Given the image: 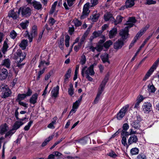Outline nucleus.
<instances>
[{"label":"nucleus","instance_id":"nucleus-1","mask_svg":"<svg viewBox=\"0 0 159 159\" xmlns=\"http://www.w3.org/2000/svg\"><path fill=\"white\" fill-rule=\"evenodd\" d=\"M136 21L135 17H130L125 24L127 26L124 29L120 30L119 35L121 37L123 40H124L128 38L129 35L128 29L133 26Z\"/></svg>","mask_w":159,"mask_h":159},{"label":"nucleus","instance_id":"nucleus-2","mask_svg":"<svg viewBox=\"0 0 159 159\" xmlns=\"http://www.w3.org/2000/svg\"><path fill=\"white\" fill-rule=\"evenodd\" d=\"M81 74L83 77L89 75L91 76L95 74V72L93 70V66L92 65L89 67H87L86 66H83L82 69Z\"/></svg>","mask_w":159,"mask_h":159},{"label":"nucleus","instance_id":"nucleus-3","mask_svg":"<svg viewBox=\"0 0 159 159\" xmlns=\"http://www.w3.org/2000/svg\"><path fill=\"white\" fill-rule=\"evenodd\" d=\"M2 93L1 97L2 98H5L9 97L11 94V92L8 86L5 84H2L0 86Z\"/></svg>","mask_w":159,"mask_h":159},{"label":"nucleus","instance_id":"nucleus-4","mask_svg":"<svg viewBox=\"0 0 159 159\" xmlns=\"http://www.w3.org/2000/svg\"><path fill=\"white\" fill-rule=\"evenodd\" d=\"M20 13L21 12L22 17H27L30 16L32 14V10L28 7H22L19 9Z\"/></svg>","mask_w":159,"mask_h":159},{"label":"nucleus","instance_id":"nucleus-5","mask_svg":"<svg viewBox=\"0 0 159 159\" xmlns=\"http://www.w3.org/2000/svg\"><path fill=\"white\" fill-rule=\"evenodd\" d=\"M26 36L28 37V38L29 39V42H32L33 38L37 35V26L36 25L33 26L30 34H29L28 32L27 31H26Z\"/></svg>","mask_w":159,"mask_h":159},{"label":"nucleus","instance_id":"nucleus-6","mask_svg":"<svg viewBox=\"0 0 159 159\" xmlns=\"http://www.w3.org/2000/svg\"><path fill=\"white\" fill-rule=\"evenodd\" d=\"M129 107V105H126L121 109L117 115L116 118L118 120H120L123 118L125 115Z\"/></svg>","mask_w":159,"mask_h":159},{"label":"nucleus","instance_id":"nucleus-7","mask_svg":"<svg viewBox=\"0 0 159 159\" xmlns=\"http://www.w3.org/2000/svg\"><path fill=\"white\" fill-rule=\"evenodd\" d=\"M141 119L139 115H137L134 118V120L131 123L132 126L135 129H138L140 127V122Z\"/></svg>","mask_w":159,"mask_h":159},{"label":"nucleus","instance_id":"nucleus-8","mask_svg":"<svg viewBox=\"0 0 159 159\" xmlns=\"http://www.w3.org/2000/svg\"><path fill=\"white\" fill-rule=\"evenodd\" d=\"M90 7L89 3H86L84 6L82 14L80 16L81 19H84L87 16H88L89 11V10Z\"/></svg>","mask_w":159,"mask_h":159},{"label":"nucleus","instance_id":"nucleus-9","mask_svg":"<svg viewBox=\"0 0 159 159\" xmlns=\"http://www.w3.org/2000/svg\"><path fill=\"white\" fill-rule=\"evenodd\" d=\"M143 110L144 113H149L152 109V104L150 102H145L143 105Z\"/></svg>","mask_w":159,"mask_h":159},{"label":"nucleus","instance_id":"nucleus-10","mask_svg":"<svg viewBox=\"0 0 159 159\" xmlns=\"http://www.w3.org/2000/svg\"><path fill=\"white\" fill-rule=\"evenodd\" d=\"M109 77V75L107 74L100 84L98 90L100 91H101L102 92H103L104 89L105 85L108 81Z\"/></svg>","mask_w":159,"mask_h":159},{"label":"nucleus","instance_id":"nucleus-11","mask_svg":"<svg viewBox=\"0 0 159 159\" xmlns=\"http://www.w3.org/2000/svg\"><path fill=\"white\" fill-rule=\"evenodd\" d=\"M8 74L7 70L5 68L2 69L0 71V80H2L5 79Z\"/></svg>","mask_w":159,"mask_h":159},{"label":"nucleus","instance_id":"nucleus-12","mask_svg":"<svg viewBox=\"0 0 159 159\" xmlns=\"http://www.w3.org/2000/svg\"><path fill=\"white\" fill-rule=\"evenodd\" d=\"M20 11L18 10L17 12H16L13 10H11L9 13L8 16L11 17L14 19H16L19 17L20 14Z\"/></svg>","mask_w":159,"mask_h":159},{"label":"nucleus","instance_id":"nucleus-13","mask_svg":"<svg viewBox=\"0 0 159 159\" xmlns=\"http://www.w3.org/2000/svg\"><path fill=\"white\" fill-rule=\"evenodd\" d=\"M123 45V42L120 39H119L114 43V47L115 49L118 50L120 49Z\"/></svg>","mask_w":159,"mask_h":159},{"label":"nucleus","instance_id":"nucleus-14","mask_svg":"<svg viewBox=\"0 0 159 159\" xmlns=\"http://www.w3.org/2000/svg\"><path fill=\"white\" fill-rule=\"evenodd\" d=\"M16 54L17 58L20 57V60L18 61L19 62H20L23 61L25 57V55L23 54L22 51L20 49H18L16 52Z\"/></svg>","mask_w":159,"mask_h":159},{"label":"nucleus","instance_id":"nucleus-15","mask_svg":"<svg viewBox=\"0 0 159 159\" xmlns=\"http://www.w3.org/2000/svg\"><path fill=\"white\" fill-rule=\"evenodd\" d=\"M138 141V138L135 135H131L128 140V143L130 145L133 143H136Z\"/></svg>","mask_w":159,"mask_h":159},{"label":"nucleus","instance_id":"nucleus-16","mask_svg":"<svg viewBox=\"0 0 159 159\" xmlns=\"http://www.w3.org/2000/svg\"><path fill=\"white\" fill-rule=\"evenodd\" d=\"M59 87L57 86L54 87L51 91L52 97L55 98L57 97L59 93Z\"/></svg>","mask_w":159,"mask_h":159},{"label":"nucleus","instance_id":"nucleus-17","mask_svg":"<svg viewBox=\"0 0 159 159\" xmlns=\"http://www.w3.org/2000/svg\"><path fill=\"white\" fill-rule=\"evenodd\" d=\"M90 30V28H88L86 31L84 33L83 35L80 40V43L81 44H82L84 43L86 38H87L88 34H89Z\"/></svg>","mask_w":159,"mask_h":159},{"label":"nucleus","instance_id":"nucleus-18","mask_svg":"<svg viewBox=\"0 0 159 159\" xmlns=\"http://www.w3.org/2000/svg\"><path fill=\"white\" fill-rule=\"evenodd\" d=\"M33 2L32 5L34 9L38 10L41 9L42 8V5L40 2L35 0Z\"/></svg>","mask_w":159,"mask_h":159},{"label":"nucleus","instance_id":"nucleus-19","mask_svg":"<svg viewBox=\"0 0 159 159\" xmlns=\"http://www.w3.org/2000/svg\"><path fill=\"white\" fill-rule=\"evenodd\" d=\"M8 127L7 125L5 123L1 125L0 134H3L8 129Z\"/></svg>","mask_w":159,"mask_h":159},{"label":"nucleus","instance_id":"nucleus-20","mask_svg":"<svg viewBox=\"0 0 159 159\" xmlns=\"http://www.w3.org/2000/svg\"><path fill=\"white\" fill-rule=\"evenodd\" d=\"M117 29L116 28H113L109 32V37L110 39H112L115 37L117 34Z\"/></svg>","mask_w":159,"mask_h":159},{"label":"nucleus","instance_id":"nucleus-21","mask_svg":"<svg viewBox=\"0 0 159 159\" xmlns=\"http://www.w3.org/2000/svg\"><path fill=\"white\" fill-rule=\"evenodd\" d=\"M24 124V123L20 121H16L14 123L12 129L15 130L16 131L18 129L20 126Z\"/></svg>","mask_w":159,"mask_h":159},{"label":"nucleus","instance_id":"nucleus-22","mask_svg":"<svg viewBox=\"0 0 159 159\" xmlns=\"http://www.w3.org/2000/svg\"><path fill=\"white\" fill-rule=\"evenodd\" d=\"M38 94L35 93L32 95L30 99V103L33 104L37 102V100L38 98Z\"/></svg>","mask_w":159,"mask_h":159},{"label":"nucleus","instance_id":"nucleus-23","mask_svg":"<svg viewBox=\"0 0 159 159\" xmlns=\"http://www.w3.org/2000/svg\"><path fill=\"white\" fill-rule=\"evenodd\" d=\"M101 59L103 63L107 62L108 64H110V62L108 59V55L107 53H105L101 57Z\"/></svg>","mask_w":159,"mask_h":159},{"label":"nucleus","instance_id":"nucleus-24","mask_svg":"<svg viewBox=\"0 0 159 159\" xmlns=\"http://www.w3.org/2000/svg\"><path fill=\"white\" fill-rule=\"evenodd\" d=\"M28 41L27 40H23L19 44V46L22 50L25 49L26 46L27 45Z\"/></svg>","mask_w":159,"mask_h":159},{"label":"nucleus","instance_id":"nucleus-25","mask_svg":"<svg viewBox=\"0 0 159 159\" xmlns=\"http://www.w3.org/2000/svg\"><path fill=\"white\" fill-rule=\"evenodd\" d=\"M71 73V70L70 68H69L67 71L66 73L64 76V81L65 82L68 81V79L70 77Z\"/></svg>","mask_w":159,"mask_h":159},{"label":"nucleus","instance_id":"nucleus-26","mask_svg":"<svg viewBox=\"0 0 159 159\" xmlns=\"http://www.w3.org/2000/svg\"><path fill=\"white\" fill-rule=\"evenodd\" d=\"M8 40L7 39H6L4 41L3 46V48L2 50V52L4 54L5 52L7 51V49L8 48V46L7 44V42Z\"/></svg>","mask_w":159,"mask_h":159},{"label":"nucleus","instance_id":"nucleus-27","mask_svg":"<svg viewBox=\"0 0 159 159\" xmlns=\"http://www.w3.org/2000/svg\"><path fill=\"white\" fill-rule=\"evenodd\" d=\"M83 97L82 95L81 96L79 99L77 100L75 102L73 103V107L77 109L78 107L80 104L82 100Z\"/></svg>","mask_w":159,"mask_h":159},{"label":"nucleus","instance_id":"nucleus-28","mask_svg":"<svg viewBox=\"0 0 159 159\" xmlns=\"http://www.w3.org/2000/svg\"><path fill=\"white\" fill-rule=\"evenodd\" d=\"M149 26H147L146 27L143 28L140 30L136 34V36L134 37H137L138 39V37H141L146 30L148 28Z\"/></svg>","mask_w":159,"mask_h":159},{"label":"nucleus","instance_id":"nucleus-29","mask_svg":"<svg viewBox=\"0 0 159 159\" xmlns=\"http://www.w3.org/2000/svg\"><path fill=\"white\" fill-rule=\"evenodd\" d=\"M2 65L5 66L7 68H10L11 66L10 60L9 59H5L3 61Z\"/></svg>","mask_w":159,"mask_h":159},{"label":"nucleus","instance_id":"nucleus-30","mask_svg":"<svg viewBox=\"0 0 159 159\" xmlns=\"http://www.w3.org/2000/svg\"><path fill=\"white\" fill-rule=\"evenodd\" d=\"M29 21L28 20H25L22 22L20 24V26L23 29H26L28 26Z\"/></svg>","mask_w":159,"mask_h":159},{"label":"nucleus","instance_id":"nucleus-31","mask_svg":"<svg viewBox=\"0 0 159 159\" xmlns=\"http://www.w3.org/2000/svg\"><path fill=\"white\" fill-rule=\"evenodd\" d=\"M134 5V0H127L125 2V6L127 8L130 7Z\"/></svg>","mask_w":159,"mask_h":159},{"label":"nucleus","instance_id":"nucleus-32","mask_svg":"<svg viewBox=\"0 0 159 159\" xmlns=\"http://www.w3.org/2000/svg\"><path fill=\"white\" fill-rule=\"evenodd\" d=\"M154 71L150 69L148 71L145 76L144 77L143 80V81H146Z\"/></svg>","mask_w":159,"mask_h":159},{"label":"nucleus","instance_id":"nucleus-33","mask_svg":"<svg viewBox=\"0 0 159 159\" xmlns=\"http://www.w3.org/2000/svg\"><path fill=\"white\" fill-rule=\"evenodd\" d=\"M102 92L98 90V93L93 103L94 104H97L98 102V101L100 100V96L102 93Z\"/></svg>","mask_w":159,"mask_h":159},{"label":"nucleus","instance_id":"nucleus-34","mask_svg":"<svg viewBox=\"0 0 159 159\" xmlns=\"http://www.w3.org/2000/svg\"><path fill=\"white\" fill-rule=\"evenodd\" d=\"M104 17L106 21H107L113 18L112 14L108 13L105 14L104 16Z\"/></svg>","mask_w":159,"mask_h":159},{"label":"nucleus","instance_id":"nucleus-35","mask_svg":"<svg viewBox=\"0 0 159 159\" xmlns=\"http://www.w3.org/2000/svg\"><path fill=\"white\" fill-rule=\"evenodd\" d=\"M89 140H90V139L88 137H84L82 139H81L80 141V143L82 144H84L86 143Z\"/></svg>","mask_w":159,"mask_h":159},{"label":"nucleus","instance_id":"nucleus-36","mask_svg":"<svg viewBox=\"0 0 159 159\" xmlns=\"http://www.w3.org/2000/svg\"><path fill=\"white\" fill-rule=\"evenodd\" d=\"M53 138V136H50L49 137L46 139L43 142L42 144V146L43 147L46 146L49 141L51 140Z\"/></svg>","mask_w":159,"mask_h":159},{"label":"nucleus","instance_id":"nucleus-37","mask_svg":"<svg viewBox=\"0 0 159 159\" xmlns=\"http://www.w3.org/2000/svg\"><path fill=\"white\" fill-rule=\"evenodd\" d=\"M85 53H84L81 56V57L80 60V64L83 65L84 64L86 61V57L85 55Z\"/></svg>","mask_w":159,"mask_h":159},{"label":"nucleus","instance_id":"nucleus-38","mask_svg":"<svg viewBox=\"0 0 159 159\" xmlns=\"http://www.w3.org/2000/svg\"><path fill=\"white\" fill-rule=\"evenodd\" d=\"M57 1L55 2L52 5L51 7V9L50 10V11L49 12V13L50 14H52L54 12V10L55 9L56 7V6L57 5Z\"/></svg>","mask_w":159,"mask_h":159},{"label":"nucleus","instance_id":"nucleus-39","mask_svg":"<svg viewBox=\"0 0 159 159\" xmlns=\"http://www.w3.org/2000/svg\"><path fill=\"white\" fill-rule=\"evenodd\" d=\"M139 152V149L136 148H132L130 150V152L132 155L137 154Z\"/></svg>","mask_w":159,"mask_h":159},{"label":"nucleus","instance_id":"nucleus-40","mask_svg":"<svg viewBox=\"0 0 159 159\" xmlns=\"http://www.w3.org/2000/svg\"><path fill=\"white\" fill-rule=\"evenodd\" d=\"M148 90L149 93H153L155 91V89L152 85H149L148 86Z\"/></svg>","mask_w":159,"mask_h":159},{"label":"nucleus","instance_id":"nucleus-41","mask_svg":"<svg viewBox=\"0 0 159 159\" xmlns=\"http://www.w3.org/2000/svg\"><path fill=\"white\" fill-rule=\"evenodd\" d=\"M112 44V42L111 40H109L106 41L103 44V45L104 47L107 48H109Z\"/></svg>","mask_w":159,"mask_h":159},{"label":"nucleus","instance_id":"nucleus-42","mask_svg":"<svg viewBox=\"0 0 159 159\" xmlns=\"http://www.w3.org/2000/svg\"><path fill=\"white\" fill-rule=\"evenodd\" d=\"M107 155L113 158H115L117 157V155L114 152L111 150L108 153H107Z\"/></svg>","mask_w":159,"mask_h":159},{"label":"nucleus","instance_id":"nucleus-43","mask_svg":"<svg viewBox=\"0 0 159 159\" xmlns=\"http://www.w3.org/2000/svg\"><path fill=\"white\" fill-rule=\"evenodd\" d=\"M64 39H61L58 42L59 47L61 50H63L64 49Z\"/></svg>","mask_w":159,"mask_h":159},{"label":"nucleus","instance_id":"nucleus-44","mask_svg":"<svg viewBox=\"0 0 159 159\" xmlns=\"http://www.w3.org/2000/svg\"><path fill=\"white\" fill-rule=\"evenodd\" d=\"M70 88L68 89V93L69 94L70 96H72L74 93L73 87L72 84L70 85Z\"/></svg>","mask_w":159,"mask_h":159},{"label":"nucleus","instance_id":"nucleus-45","mask_svg":"<svg viewBox=\"0 0 159 159\" xmlns=\"http://www.w3.org/2000/svg\"><path fill=\"white\" fill-rule=\"evenodd\" d=\"M15 131L12 129L11 130L8 131L6 133L5 135V137L6 138L9 136H11L15 132Z\"/></svg>","mask_w":159,"mask_h":159},{"label":"nucleus","instance_id":"nucleus-46","mask_svg":"<svg viewBox=\"0 0 159 159\" xmlns=\"http://www.w3.org/2000/svg\"><path fill=\"white\" fill-rule=\"evenodd\" d=\"M70 39V36L69 35H67L66 36L65 40V45L67 47H68L69 46Z\"/></svg>","mask_w":159,"mask_h":159},{"label":"nucleus","instance_id":"nucleus-47","mask_svg":"<svg viewBox=\"0 0 159 159\" xmlns=\"http://www.w3.org/2000/svg\"><path fill=\"white\" fill-rule=\"evenodd\" d=\"M74 23L75 26L79 27L81 25L82 23L80 21L77 19H75L74 21Z\"/></svg>","mask_w":159,"mask_h":159},{"label":"nucleus","instance_id":"nucleus-48","mask_svg":"<svg viewBox=\"0 0 159 159\" xmlns=\"http://www.w3.org/2000/svg\"><path fill=\"white\" fill-rule=\"evenodd\" d=\"M102 31L101 30L98 31H94L93 32L92 35H94L95 38L100 36L102 33Z\"/></svg>","mask_w":159,"mask_h":159},{"label":"nucleus","instance_id":"nucleus-49","mask_svg":"<svg viewBox=\"0 0 159 159\" xmlns=\"http://www.w3.org/2000/svg\"><path fill=\"white\" fill-rule=\"evenodd\" d=\"M92 21L93 22H96L98 19L99 15L98 14H93L91 17Z\"/></svg>","mask_w":159,"mask_h":159},{"label":"nucleus","instance_id":"nucleus-50","mask_svg":"<svg viewBox=\"0 0 159 159\" xmlns=\"http://www.w3.org/2000/svg\"><path fill=\"white\" fill-rule=\"evenodd\" d=\"M96 47L97 51L98 52H100L103 49V45H101V44H98Z\"/></svg>","mask_w":159,"mask_h":159},{"label":"nucleus","instance_id":"nucleus-51","mask_svg":"<svg viewBox=\"0 0 159 159\" xmlns=\"http://www.w3.org/2000/svg\"><path fill=\"white\" fill-rule=\"evenodd\" d=\"M26 96L25 94H19L18 95V98L19 100H21L25 99Z\"/></svg>","mask_w":159,"mask_h":159},{"label":"nucleus","instance_id":"nucleus-52","mask_svg":"<svg viewBox=\"0 0 159 159\" xmlns=\"http://www.w3.org/2000/svg\"><path fill=\"white\" fill-rule=\"evenodd\" d=\"M33 121L30 120L28 124L27 125H26L24 128V129L26 131L29 129L30 127L33 123Z\"/></svg>","mask_w":159,"mask_h":159},{"label":"nucleus","instance_id":"nucleus-53","mask_svg":"<svg viewBox=\"0 0 159 159\" xmlns=\"http://www.w3.org/2000/svg\"><path fill=\"white\" fill-rule=\"evenodd\" d=\"M122 144L125 146H128V145L126 142V138L125 137H122V139L121 140Z\"/></svg>","mask_w":159,"mask_h":159},{"label":"nucleus","instance_id":"nucleus-54","mask_svg":"<svg viewBox=\"0 0 159 159\" xmlns=\"http://www.w3.org/2000/svg\"><path fill=\"white\" fill-rule=\"evenodd\" d=\"M159 64V63L155 61L152 66L150 68V69L154 71Z\"/></svg>","mask_w":159,"mask_h":159},{"label":"nucleus","instance_id":"nucleus-55","mask_svg":"<svg viewBox=\"0 0 159 159\" xmlns=\"http://www.w3.org/2000/svg\"><path fill=\"white\" fill-rule=\"evenodd\" d=\"M123 18V17L120 16H118L116 17V20L115 22V24H117L121 22Z\"/></svg>","mask_w":159,"mask_h":159},{"label":"nucleus","instance_id":"nucleus-56","mask_svg":"<svg viewBox=\"0 0 159 159\" xmlns=\"http://www.w3.org/2000/svg\"><path fill=\"white\" fill-rule=\"evenodd\" d=\"M17 36V34L14 30L11 31L10 34V36L12 39H14Z\"/></svg>","mask_w":159,"mask_h":159},{"label":"nucleus","instance_id":"nucleus-57","mask_svg":"<svg viewBox=\"0 0 159 159\" xmlns=\"http://www.w3.org/2000/svg\"><path fill=\"white\" fill-rule=\"evenodd\" d=\"M137 39L138 38H137V37H134L129 46V49H130L134 45Z\"/></svg>","mask_w":159,"mask_h":159},{"label":"nucleus","instance_id":"nucleus-58","mask_svg":"<svg viewBox=\"0 0 159 159\" xmlns=\"http://www.w3.org/2000/svg\"><path fill=\"white\" fill-rule=\"evenodd\" d=\"M137 158L138 159H147V157L145 154H140L137 156Z\"/></svg>","mask_w":159,"mask_h":159},{"label":"nucleus","instance_id":"nucleus-59","mask_svg":"<svg viewBox=\"0 0 159 159\" xmlns=\"http://www.w3.org/2000/svg\"><path fill=\"white\" fill-rule=\"evenodd\" d=\"M92 5L90 6V7H94L98 3V0H90Z\"/></svg>","mask_w":159,"mask_h":159},{"label":"nucleus","instance_id":"nucleus-60","mask_svg":"<svg viewBox=\"0 0 159 159\" xmlns=\"http://www.w3.org/2000/svg\"><path fill=\"white\" fill-rule=\"evenodd\" d=\"M121 135L123 136H125L126 137L127 136L129 135V133L126 131V130H122L121 133Z\"/></svg>","mask_w":159,"mask_h":159},{"label":"nucleus","instance_id":"nucleus-61","mask_svg":"<svg viewBox=\"0 0 159 159\" xmlns=\"http://www.w3.org/2000/svg\"><path fill=\"white\" fill-rule=\"evenodd\" d=\"M76 0H66L68 5L69 7L72 6Z\"/></svg>","mask_w":159,"mask_h":159},{"label":"nucleus","instance_id":"nucleus-62","mask_svg":"<svg viewBox=\"0 0 159 159\" xmlns=\"http://www.w3.org/2000/svg\"><path fill=\"white\" fill-rule=\"evenodd\" d=\"M101 38H102V39L100 40L99 41L98 44H101V45H102V44L106 40L105 37V36L104 35H102L101 37Z\"/></svg>","mask_w":159,"mask_h":159},{"label":"nucleus","instance_id":"nucleus-63","mask_svg":"<svg viewBox=\"0 0 159 159\" xmlns=\"http://www.w3.org/2000/svg\"><path fill=\"white\" fill-rule=\"evenodd\" d=\"M147 2H146V4L148 5H151V4H154L156 3V1H153V0H147Z\"/></svg>","mask_w":159,"mask_h":159},{"label":"nucleus","instance_id":"nucleus-64","mask_svg":"<svg viewBox=\"0 0 159 159\" xmlns=\"http://www.w3.org/2000/svg\"><path fill=\"white\" fill-rule=\"evenodd\" d=\"M44 30H45V28H43V29L42 31L39 34V38L38 39V41H40V40H41V39L42 38V35H43V34L44 32Z\"/></svg>","mask_w":159,"mask_h":159}]
</instances>
